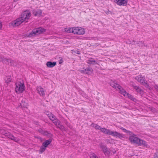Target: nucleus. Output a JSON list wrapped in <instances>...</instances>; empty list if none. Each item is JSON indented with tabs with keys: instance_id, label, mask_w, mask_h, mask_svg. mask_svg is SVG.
Masks as SVG:
<instances>
[{
	"instance_id": "32",
	"label": "nucleus",
	"mask_w": 158,
	"mask_h": 158,
	"mask_svg": "<svg viewBox=\"0 0 158 158\" xmlns=\"http://www.w3.org/2000/svg\"><path fill=\"white\" fill-rule=\"evenodd\" d=\"M103 152L106 156L109 155L110 153V151L108 149Z\"/></svg>"
},
{
	"instance_id": "13",
	"label": "nucleus",
	"mask_w": 158,
	"mask_h": 158,
	"mask_svg": "<svg viewBox=\"0 0 158 158\" xmlns=\"http://www.w3.org/2000/svg\"><path fill=\"white\" fill-rule=\"evenodd\" d=\"M32 14L35 16L40 17L41 16L42 10L40 9L37 10H33L32 11Z\"/></svg>"
},
{
	"instance_id": "8",
	"label": "nucleus",
	"mask_w": 158,
	"mask_h": 158,
	"mask_svg": "<svg viewBox=\"0 0 158 158\" xmlns=\"http://www.w3.org/2000/svg\"><path fill=\"white\" fill-rule=\"evenodd\" d=\"M111 133V135L116 137H118L121 139L124 137V135L116 131H112Z\"/></svg>"
},
{
	"instance_id": "5",
	"label": "nucleus",
	"mask_w": 158,
	"mask_h": 158,
	"mask_svg": "<svg viewBox=\"0 0 158 158\" xmlns=\"http://www.w3.org/2000/svg\"><path fill=\"white\" fill-rule=\"evenodd\" d=\"M135 79L137 81L146 87L148 88L149 86L145 82V79L144 77H143L141 75H139L136 76L135 77Z\"/></svg>"
},
{
	"instance_id": "41",
	"label": "nucleus",
	"mask_w": 158,
	"mask_h": 158,
	"mask_svg": "<svg viewBox=\"0 0 158 158\" xmlns=\"http://www.w3.org/2000/svg\"><path fill=\"white\" fill-rule=\"evenodd\" d=\"M154 88L156 91L158 92V86L156 85L154 86Z\"/></svg>"
},
{
	"instance_id": "35",
	"label": "nucleus",
	"mask_w": 158,
	"mask_h": 158,
	"mask_svg": "<svg viewBox=\"0 0 158 158\" xmlns=\"http://www.w3.org/2000/svg\"><path fill=\"white\" fill-rule=\"evenodd\" d=\"M90 158H99L95 154L93 153L91 154Z\"/></svg>"
},
{
	"instance_id": "14",
	"label": "nucleus",
	"mask_w": 158,
	"mask_h": 158,
	"mask_svg": "<svg viewBox=\"0 0 158 158\" xmlns=\"http://www.w3.org/2000/svg\"><path fill=\"white\" fill-rule=\"evenodd\" d=\"M0 58L1 59V62L4 63H8L9 64V58L7 59L5 58L3 56H1V57H0Z\"/></svg>"
},
{
	"instance_id": "6",
	"label": "nucleus",
	"mask_w": 158,
	"mask_h": 158,
	"mask_svg": "<svg viewBox=\"0 0 158 158\" xmlns=\"http://www.w3.org/2000/svg\"><path fill=\"white\" fill-rule=\"evenodd\" d=\"M73 33L78 35H83L85 33L84 29L81 27H74Z\"/></svg>"
},
{
	"instance_id": "34",
	"label": "nucleus",
	"mask_w": 158,
	"mask_h": 158,
	"mask_svg": "<svg viewBox=\"0 0 158 158\" xmlns=\"http://www.w3.org/2000/svg\"><path fill=\"white\" fill-rule=\"evenodd\" d=\"M11 80V79L10 77H9L7 78V79H5L6 82L7 84L9 83L10 82Z\"/></svg>"
},
{
	"instance_id": "1",
	"label": "nucleus",
	"mask_w": 158,
	"mask_h": 158,
	"mask_svg": "<svg viewBox=\"0 0 158 158\" xmlns=\"http://www.w3.org/2000/svg\"><path fill=\"white\" fill-rule=\"evenodd\" d=\"M130 135L129 139L132 143H136L139 146H147V144L146 141L137 137L133 133L132 135Z\"/></svg>"
},
{
	"instance_id": "9",
	"label": "nucleus",
	"mask_w": 158,
	"mask_h": 158,
	"mask_svg": "<svg viewBox=\"0 0 158 158\" xmlns=\"http://www.w3.org/2000/svg\"><path fill=\"white\" fill-rule=\"evenodd\" d=\"M21 18H19L16 19L15 20L14 22H12V25L14 27H16L19 26L23 22V21H22L20 19Z\"/></svg>"
},
{
	"instance_id": "40",
	"label": "nucleus",
	"mask_w": 158,
	"mask_h": 158,
	"mask_svg": "<svg viewBox=\"0 0 158 158\" xmlns=\"http://www.w3.org/2000/svg\"><path fill=\"white\" fill-rule=\"evenodd\" d=\"M87 63L88 64H94V63H92L91 62H90L89 61V60H88L87 61Z\"/></svg>"
},
{
	"instance_id": "36",
	"label": "nucleus",
	"mask_w": 158,
	"mask_h": 158,
	"mask_svg": "<svg viewBox=\"0 0 158 158\" xmlns=\"http://www.w3.org/2000/svg\"><path fill=\"white\" fill-rule=\"evenodd\" d=\"M44 135H46L47 136H49V134H50V133L47 131H45L43 132V133H42Z\"/></svg>"
},
{
	"instance_id": "22",
	"label": "nucleus",
	"mask_w": 158,
	"mask_h": 158,
	"mask_svg": "<svg viewBox=\"0 0 158 158\" xmlns=\"http://www.w3.org/2000/svg\"><path fill=\"white\" fill-rule=\"evenodd\" d=\"M99 146L103 152H104L105 150L108 149L106 146L103 144L102 143L100 144Z\"/></svg>"
},
{
	"instance_id": "28",
	"label": "nucleus",
	"mask_w": 158,
	"mask_h": 158,
	"mask_svg": "<svg viewBox=\"0 0 158 158\" xmlns=\"http://www.w3.org/2000/svg\"><path fill=\"white\" fill-rule=\"evenodd\" d=\"M74 27L72 28H66V30H65L68 33H73V31H74Z\"/></svg>"
},
{
	"instance_id": "17",
	"label": "nucleus",
	"mask_w": 158,
	"mask_h": 158,
	"mask_svg": "<svg viewBox=\"0 0 158 158\" xmlns=\"http://www.w3.org/2000/svg\"><path fill=\"white\" fill-rule=\"evenodd\" d=\"M56 64V62L48 61L46 63V65L48 67L52 68L55 66Z\"/></svg>"
},
{
	"instance_id": "15",
	"label": "nucleus",
	"mask_w": 158,
	"mask_h": 158,
	"mask_svg": "<svg viewBox=\"0 0 158 158\" xmlns=\"http://www.w3.org/2000/svg\"><path fill=\"white\" fill-rule=\"evenodd\" d=\"M110 85L117 90H118V89H119V88H120V85L114 82H112L110 83Z\"/></svg>"
},
{
	"instance_id": "38",
	"label": "nucleus",
	"mask_w": 158,
	"mask_h": 158,
	"mask_svg": "<svg viewBox=\"0 0 158 158\" xmlns=\"http://www.w3.org/2000/svg\"><path fill=\"white\" fill-rule=\"evenodd\" d=\"M57 127H58L61 130H62L64 129V127L63 125H61L60 124H60L59 126H57Z\"/></svg>"
},
{
	"instance_id": "33",
	"label": "nucleus",
	"mask_w": 158,
	"mask_h": 158,
	"mask_svg": "<svg viewBox=\"0 0 158 158\" xmlns=\"http://www.w3.org/2000/svg\"><path fill=\"white\" fill-rule=\"evenodd\" d=\"M89 60L90 62H91L92 63H94L95 64H98V63L96 62V61L93 59L91 58L89 59Z\"/></svg>"
},
{
	"instance_id": "26",
	"label": "nucleus",
	"mask_w": 158,
	"mask_h": 158,
	"mask_svg": "<svg viewBox=\"0 0 158 158\" xmlns=\"http://www.w3.org/2000/svg\"><path fill=\"white\" fill-rule=\"evenodd\" d=\"M48 117L52 121L53 120L56 118L53 114L51 113L48 114Z\"/></svg>"
},
{
	"instance_id": "42",
	"label": "nucleus",
	"mask_w": 158,
	"mask_h": 158,
	"mask_svg": "<svg viewBox=\"0 0 158 158\" xmlns=\"http://www.w3.org/2000/svg\"><path fill=\"white\" fill-rule=\"evenodd\" d=\"M75 53H77V54H80V52L78 51H76Z\"/></svg>"
},
{
	"instance_id": "39",
	"label": "nucleus",
	"mask_w": 158,
	"mask_h": 158,
	"mask_svg": "<svg viewBox=\"0 0 158 158\" xmlns=\"http://www.w3.org/2000/svg\"><path fill=\"white\" fill-rule=\"evenodd\" d=\"M154 158H158V152H157L155 154Z\"/></svg>"
},
{
	"instance_id": "18",
	"label": "nucleus",
	"mask_w": 158,
	"mask_h": 158,
	"mask_svg": "<svg viewBox=\"0 0 158 158\" xmlns=\"http://www.w3.org/2000/svg\"><path fill=\"white\" fill-rule=\"evenodd\" d=\"M126 94L125 97H127V98H129L131 100L135 102H136L137 101V99L136 98H135L133 96L129 94L128 93H127V94Z\"/></svg>"
},
{
	"instance_id": "47",
	"label": "nucleus",
	"mask_w": 158,
	"mask_h": 158,
	"mask_svg": "<svg viewBox=\"0 0 158 158\" xmlns=\"http://www.w3.org/2000/svg\"><path fill=\"white\" fill-rule=\"evenodd\" d=\"M115 152H116V151H115L114 152H113V153H114H114H115Z\"/></svg>"
},
{
	"instance_id": "37",
	"label": "nucleus",
	"mask_w": 158,
	"mask_h": 158,
	"mask_svg": "<svg viewBox=\"0 0 158 158\" xmlns=\"http://www.w3.org/2000/svg\"><path fill=\"white\" fill-rule=\"evenodd\" d=\"M137 44H138V46H139V47H140V45H141V46L142 47L143 45L144 46L143 43L142 41L139 42L138 43H137Z\"/></svg>"
},
{
	"instance_id": "48",
	"label": "nucleus",
	"mask_w": 158,
	"mask_h": 158,
	"mask_svg": "<svg viewBox=\"0 0 158 158\" xmlns=\"http://www.w3.org/2000/svg\"><path fill=\"white\" fill-rule=\"evenodd\" d=\"M133 42H135V41L134 40H133Z\"/></svg>"
},
{
	"instance_id": "10",
	"label": "nucleus",
	"mask_w": 158,
	"mask_h": 158,
	"mask_svg": "<svg viewBox=\"0 0 158 158\" xmlns=\"http://www.w3.org/2000/svg\"><path fill=\"white\" fill-rule=\"evenodd\" d=\"M81 73L87 74L88 75H91L92 74L93 70L90 68H88L86 69H83L81 71Z\"/></svg>"
},
{
	"instance_id": "29",
	"label": "nucleus",
	"mask_w": 158,
	"mask_h": 158,
	"mask_svg": "<svg viewBox=\"0 0 158 158\" xmlns=\"http://www.w3.org/2000/svg\"><path fill=\"white\" fill-rule=\"evenodd\" d=\"M9 62L10 64V65L13 66H16V63L14 60H12L11 59L9 58Z\"/></svg>"
},
{
	"instance_id": "43",
	"label": "nucleus",
	"mask_w": 158,
	"mask_h": 158,
	"mask_svg": "<svg viewBox=\"0 0 158 158\" xmlns=\"http://www.w3.org/2000/svg\"><path fill=\"white\" fill-rule=\"evenodd\" d=\"M132 83V84H131V85L132 86V87H133L134 85H135L134 83L133 82H131Z\"/></svg>"
},
{
	"instance_id": "45",
	"label": "nucleus",
	"mask_w": 158,
	"mask_h": 158,
	"mask_svg": "<svg viewBox=\"0 0 158 158\" xmlns=\"http://www.w3.org/2000/svg\"><path fill=\"white\" fill-rule=\"evenodd\" d=\"M127 43L129 44H130L131 43V41H129L127 42Z\"/></svg>"
},
{
	"instance_id": "2",
	"label": "nucleus",
	"mask_w": 158,
	"mask_h": 158,
	"mask_svg": "<svg viewBox=\"0 0 158 158\" xmlns=\"http://www.w3.org/2000/svg\"><path fill=\"white\" fill-rule=\"evenodd\" d=\"M45 29L42 27H40L37 28L33 29L29 34L27 35V37H31L35 36L36 35H38L42 33L45 31Z\"/></svg>"
},
{
	"instance_id": "46",
	"label": "nucleus",
	"mask_w": 158,
	"mask_h": 158,
	"mask_svg": "<svg viewBox=\"0 0 158 158\" xmlns=\"http://www.w3.org/2000/svg\"><path fill=\"white\" fill-rule=\"evenodd\" d=\"M0 57H1V56H0ZM1 58H0V62H1Z\"/></svg>"
},
{
	"instance_id": "19",
	"label": "nucleus",
	"mask_w": 158,
	"mask_h": 158,
	"mask_svg": "<svg viewBox=\"0 0 158 158\" xmlns=\"http://www.w3.org/2000/svg\"><path fill=\"white\" fill-rule=\"evenodd\" d=\"M134 88L136 90V91L138 93L140 94L142 93L143 91L142 89H141L139 86L136 85H134Z\"/></svg>"
},
{
	"instance_id": "21",
	"label": "nucleus",
	"mask_w": 158,
	"mask_h": 158,
	"mask_svg": "<svg viewBox=\"0 0 158 158\" xmlns=\"http://www.w3.org/2000/svg\"><path fill=\"white\" fill-rule=\"evenodd\" d=\"M20 106L22 108H27V104L26 102L25 99H23L21 101V102L20 103Z\"/></svg>"
},
{
	"instance_id": "12",
	"label": "nucleus",
	"mask_w": 158,
	"mask_h": 158,
	"mask_svg": "<svg viewBox=\"0 0 158 158\" xmlns=\"http://www.w3.org/2000/svg\"><path fill=\"white\" fill-rule=\"evenodd\" d=\"M100 131L103 133L109 135H111L113 131H111L110 130L107 129L105 128H101Z\"/></svg>"
},
{
	"instance_id": "7",
	"label": "nucleus",
	"mask_w": 158,
	"mask_h": 158,
	"mask_svg": "<svg viewBox=\"0 0 158 158\" xmlns=\"http://www.w3.org/2000/svg\"><path fill=\"white\" fill-rule=\"evenodd\" d=\"M114 2L119 6H126L128 0H115Z\"/></svg>"
},
{
	"instance_id": "11",
	"label": "nucleus",
	"mask_w": 158,
	"mask_h": 158,
	"mask_svg": "<svg viewBox=\"0 0 158 158\" xmlns=\"http://www.w3.org/2000/svg\"><path fill=\"white\" fill-rule=\"evenodd\" d=\"M38 93L40 96L44 97L45 95V91L43 88L41 87H39L37 88Z\"/></svg>"
},
{
	"instance_id": "30",
	"label": "nucleus",
	"mask_w": 158,
	"mask_h": 158,
	"mask_svg": "<svg viewBox=\"0 0 158 158\" xmlns=\"http://www.w3.org/2000/svg\"><path fill=\"white\" fill-rule=\"evenodd\" d=\"M2 133L3 135L7 137L9 136L10 133V132L5 131H3Z\"/></svg>"
},
{
	"instance_id": "31",
	"label": "nucleus",
	"mask_w": 158,
	"mask_h": 158,
	"mask_svg": "<svg viewBox=\"0 0 158 158\" xmlns=\"http://www.w3.org/2000/svg\"><path fill=\"white\" fill-rule=\"evenodd\" d=\"M46 147H45V146L43 145L41 147L40 149V151L41 153H42L45 151Z\"/></svg>"
},
{
	"instance_id": "27",
	"label": "nucleus",
	"mask_w": 158,
	"mask_h": 158,
	"mask_svg": "<svg viewBox=\"0 0 158 158\" xmlns=\"http://www.w3.org/2000/svg\"><path fill=\"white\" fill-rule=\"evenodd\" d=\"M51 140H46L43 143V146H45V147H47V146L51 143Z\"/></svg>"
},
{
	"instance_id": "3",
	"label": "nucleus",
	"mask_w": 158,
	"mask_h": 158,
	"mask_svg": "<svg viewBox=\"0 0 158 158\" xmlns=\"http://www.w3.org/2000/svg\"><path fill=\"white\" fill-rule=\"evenodd\" d=\"M16 87L15 90L17 93H22L25 89V86L24 84H23L20 82L15 83Z\"/></svg>"
},
{
	"instance_id": "4",
	"label": "nucleus",
	"mask_w": 158,
	"mask_h": 158,
	"mask_svg": "<svg viewBox=\"0 0 158 158\" xmlns=\"http://www.w3.org/2000/svg\"><path fill=\"white\" fill-rule=\"evenodd\" d=\"M31 15V14L30 12H28L27 10H26L22 14L21 17L19 18H21L20 19L23 22L24 21L27 22Z\"/></svg>"
},
{
	"instance_id": "44",
	"label": "nucleus",
	"mask_w": 158,
	"mask_h": 158,
	"mask_svg": "<svg viewBox=\"0 0 158 158\" xmlns=\"http://www.w3.org/2000/svg\"><path fill=\"white\" fill-rule=\"evenodd\" d=\"M2 28V25L1 23L0 22V29H1Z\"/></svg>"
},
{
	"instance_id": "25",
	"label": "nucleus",
	"mask_w": 158,
	"mask_h": 158,
	"mask_svg": "<svg viewBox=\"0 0 158 158\" xmlns=\"http://www.w3.org/2000/svg\"><path fill=\"white\" fill-rule=\"evenodd\" d=\"M91 125L92 127H94L96 130H100L102 128L101 126H99L98 125L94 123H92Z\"/></svg>"
},
{
	"instance_id": "23",
	"label": "nucleus",
	"mask_w": 158,
	"mask_h": 158,
	"mask_svg": "<svg viewBox=\"0 0 158 158\" xmlns=\"http://www.w3.org/2000/svg\"><path fill=\"white\" fill-rule=\"evenodd\" d=\"M120 129L122 130L123 132H125L126 133H127L128 135H132V132L129 131L127 130L124 128L123 127H121V128H120Z\"/></svg>"
},
{
	"instance_id": "24",
	"label": "nucleus",
	"mask_w": 158,
	"mask_h": 158,
	"mask_svg": "<svg viewBox=\"0 0 158 158\" xmlns=\"http://www.w3.org/2000/svg\"><path fill=\"white\" fill-rule=\"evenodd\" d=\"M52 122L57 127V126H59V125L60 123V121L56 118L53 120Z\"/></svg>"
},
{
	"instance_id": "16",
	"label": "nucleus",
	"mask_w": 158,
	"mask_h": 158,
	"mask_svg": "<svg viewBox=\"0 0 158 158\" xmlns=\"http://www.w3.org/2000/svg\"><path fill=\"white\" fill-rule=\"evenodd\" d=\"M8 138L16 142H18L19 141V139L14 137L11 133L10 134V135H9Z\"/></svg>"
},
{
	"instance_id": "20",
	"label": "nucleus",
	"mask_w": 158,
	"mask_h": 158,
	"mask_svg": "<svg viewBox=\"0 0 158 158\" xmlns=\"http://www.w3.org/2000/svg\"><path fill=\"white\" fill-rule=\"evenodd\" d=\"M119 90V93H120L121 94H123L124 96H125L126 95V94H127V93L126 91L123 89L122 87L120 86V88H119V89H118Z\"/></svg>"
}]
</instances>
